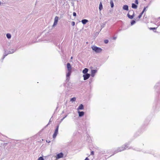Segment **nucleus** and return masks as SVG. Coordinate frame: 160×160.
<instances>
[{"label": "nucleus", "mask_w": 160, "mask_h": 160, "mask_svg": "<svg viewBox=\"0 0 160 160\" xmlns=\"http://www.w3.org/2000/svg\"><path fill=\"white\" fill-rule=\"evenodd\" d=\"M91 48L96 53H98L101 52L102 50L101 48L95 46H92Z\"/></svg>", "instance_id": "1"}, {"label": "nucleus", "mask_w": 160, "mask_h": 160, "mask_svg": "<svg viewBox=\"0 0 160 160\" xmlns=\"http://www.w3.org/2000/svg\"><path fill=\"white\" fill-rule=\"evenodd\" d=\"M134 12L133 10L130 11L128 14V16L129 18L132 19L134 17Z\"/></svg>", "instance_id": "2"}, {"label": "nucleus", "mask_w": 160, "mask_h": 160, "mask_svg": "<svg viewBox=\"0 0 160 160\" xmlns=\"http://www.w3.org/2000/svg\"><path fill=\"white\" fill-rule=\"evenodd\" d=\"M58 128H59V125H58L57 126L56 129L55 130L54 132L53 135V138H55L56 137L57 135L58 134Z\"/></svg>", "instance_id": "3"}, {"label": "nucleus", "mask_w": 160, "mask_h": 160, "mask_svg": "<svg viewBox=\"0 0 160 160\" xmlns=\"http://www.w3.org/2000/svg\"><path fill=\"white\" fill-rule=\"evenodd\" d=\"M120 147L121 148V149L123 151L125 150L127 148H128V144H124V145L122 146H121Z\"/></svg>", "instance_id": "4"}, {"label": "nucleus", "mask_w": 160, "mask_h": 160, "mask_svg": "<svg viewBox=\"0 0 160 160\" xmlns=\"http://www.w3.org/2000/svg\"><path fill=\"white\" fill-rule=\"evenodd\" d=\"M90 76V74L88 73H87L83 75V77L84 78V80H86L88 79Z\"/></svg>", "instance_id": "5"}, {"label": "nucleus", "mask_w": 160, "mask_h": 160, "mask_svg": "<svg viewBox=\"0 0 160 160\" xmlns=\"http://www.w3.org/2000/svg\"><path fill=\"white\" fill-rule=\"evenodd\" d=\"M63 156V154L61 152L57 155V156H56V158L57 159H59L62 158Z\"/></svg>", "instance_id": "6"}, {"label": "nucleus", "mask_w": 160, "mask_h": 160, "mask_svg": "<svg viewBox=\"0 0 160 160\" xmlns=\"http://www.w3.org/2000/svg\"><path fill=\"white\" fill-rule=\"evenodd\" d=\"M58 17L57 16H56L54 19V21L53 26H55L57 24L58 21Z\"/></svg>", "instance_id": "7"}, {"label": "nucleus", "mask_w": 160, "mask_h": 160, "mask_svg": "<svg viewBox=\"0 0 160 160\" xmlns=\"http://www.w3.org/2000/svg\"><path fill=\"white\" fill-rule=\"evenodd\" d=\"M67 68L68 71H72V68L70 63H67Z\"/></svg>", "instance_id": "8"}, {"label": "nucleus", "mask_w": 160, "mask_h": 160, "mask_svg": "<svg viewBox=\"0 0 160 160\" xmlns=\"http://www.w3.org/2000/svg\"><path fill=\"white\" fill-rule=\"evenodd\" d=\"M97 70H93L91 71V75L92 77H93L96 73L97 72Z\"/></svg>", "instance_id": "9"}, {"label": "nucleus", "mask_w": 160, "mask_h": 160, "mask_svg": "<svg viewBox=\"0 0 160 160\" xmlns=\"http://www.w3.org/2000/svg\"><path fill=\"white\" fill-rule=\"evenodd\" d=\"M79 116V117H82L84 115V112H83L78 111Z\"/></svg>", "instance_id": "10"}, {"label": "nucleus", "mask_w": 160, "mask_h": 160, "mask_svg": "<svg viewBox=\"0 0 160 160\" xmlns=\"http://www.w3.org/2000/svg\"><path fill=\"white\" fill-rule=\"evenodd\" d=\"M84 109V107H83V105L82 104H81L78 107V110H81V109L82 110V109Z\"/></svg>", "instance_id": "11"}, {"label": "nucleus", "mask_w": 160, "mask_h": 160, "mask_svg": "<svg viewBox=\"0 0 160 160\" xmlns=\"http://www.w3.org/2000/svg\"><path fill=\"white\" fill-rule=\"evenodd\" d=\"M123 9L124 10H128V5H124L123 6Z\"/></svg>", "instance_id": "12"}, {"label": "nucleus", "mask_w": 160, "mask_h": 160, "mask_svg": "<svg viewBox=\"0 0 160 160\" xmlns=\"http://www.w3.org/2000/svg\"><path fill=\"white\" fill-rule=\"evenodd\" d=\"M88 71V69L87 68H85L82 71V72L84 74L86 73Z\"/></svg>", "instance_id": "13"}, {"label": "nucleus", "mask_w": 160, "mask_h": 160, "mask_svg": "<svg viewBox=\"0 0 160 160\" xmlns=\"http://www.w3.org/2000/svg\"><path fill=\"white\" fill-rule=\"evenodd\" d=\"M88 22V21L86 19H83L82 21V23L84 24H85Z\"/></svg>", "instance_id": "14"}, {"label": "nucleus", "mask_w": 160, "mask_h": 160, "mask_svg": "<svg viewBox=\"0 0 160 160\" xmlns=\"http://www.w3.org/2000/svg\"><path fill=\"white\" fill-rule=\"evenodd\" d=\"M122 150L121 149V148L120 147H119L117 149V150L115 151V152H116L117 153V152H122Z\"/></svg>", "instance_id": "15"}, {"label": "nucleus", "mask_w": 160, "mask_h": 160, "mask_svg": "<svg viewBox=\"0 0 160 160\" xmlns=\"http://www.w3.org/2000/svg\"><path fill=\"white\" fill-rule=\"evenodd\" d=\"M132 7L134 9H136L137 8V6L134 3H132Z\"/></svg>", "instance_id": "16"}, {"label": "nucleus", "mask_w": 160, "mask_h": 160, "mask_svg": "<svg viewBox=\"0 0 160 160\" xmlns=\"http://www.w3.org/2000/svg\"><path fill=\"white\" fill-rule=\"evenodd\" d=\"M102 9V5L101 2L99 4V9L101 11Z\"/></svg>", "instance_id": "17"}, {"label": "nucleus", "mask_w": 160, "mask_h": 160, "mask_svg": "<svg viewBox=\"0 0 160 160\" xmlns=\"http://www.w3.org/2000/svg\"><path fill=\"white\" fill-rule=\"evenodd\" d=\"M110 3L111 6V8H113L114 6V4H113V1H111L110 2Z\"/></svg>", "instance_id": "18"}, {"label": "nucleus", "mask_w": 160, "mask_h": 160, "mask_svg": "<svg viewBox=\"0 0 160 160\" xmlns=\"http://www.w3.org/2000/svg\"><path fill=\"white\" fill-rule=\"evenodd\" d=\"M72 71H68V72L67 74V77H69L71 74Z\"/></svg>", "instance_id": "19"}, {"label": "nucleus", "mask_w": 160, "mask_h": 160, "mask_svg": "<svg viewBox=\"0 0 160 160\" xmlns=\"http://www.w3.org/2000/svg\"><path fill=\"white\" fill-rule=\"evenodd\" d=\"M143 13H142V12H141L140 14L138 16V20L140 18L142 17V15L143 14Z\"/></svg>", "instance_id": "20"}, {"label": "nucleus", "mask_w": 160, "mask_h": 160, "mask_svg": "<svg viewBox=\"0 0 160 160\" xmlns=\"http://www.w3.org/2000/svg\"><path fill=\"white\" fill-rule=\"evenodd\" d=\"M6 36L8 38H11V34L9 33L7 34Z\"/></svg>", "instance_id": "21"}, {"label": "nucleus", "mask_w": 160, "mask_h": 160, "mask_svg": "<svg viewBox=\"0 0 160 160\" xmlns=\"http://www.w3.org/2000/svg\"><path fill=\"white\" fill-rule=\"evenodd\" d=\"M158 28V27H156V28H149V29L150 30H156V29Z\"/></svg>", "instance_id": "22"}, {"label": "nucleus", "mask_w": 160, "mask_h": 160, "mask_svg": "<svg viewBox=\"0 0 160 160\" xmlns=\"http://www.w3.org/2000/svg\"><path fill=\"white\" fill-rule=\"evenodd\" d=\"M76 100L75 98H71L70 101L72 102L75 101Z\"/></svg>", "instance_id": "23"}, {"label": "nucleus", "mask_w": 160, "mask_h": 160, "mask_svg": "<svg viewBox=\"0 0 160 160\" xmlns=\"http://www.w3.org/2000/svg\"><path fill=\"white\" fill-rule=\"evenodd\" d=\"M136 22L134 21V20H132L131 22V25H133Z\"/></svg>", "instance_id": "24"}, {"label": "nucleus", "mask_w": 160, "mask_h": 160, "mask_svg": "<svg viewBox=\"0 0 160 160\" xmlns=\"http://www.w3.org/2000/svg\"><path fill=\"white\" fill-rule=\"evenodd\" d=\"M104 42L105 43L107 44L108 42V39H106L104 40Z\"/></svg>", "instance_id": "25"}, {"label": "nucleus", "mask_w": 160, "mask_h": 160, "mask_svg": "<svg viewBox=\"0 0 160 160\" xmlns=\"http://www.w3.org/2000/svg\"><path fill=\"white\" fill-rule=\"evenodd\" d=\"M38 160H44V159L42 157H40L38 158Z\"/></svg>", "instance_id": "26"}, {"label": "nucleus", "mask_w": 160, "mask_h": 160, "mask_svg": "<svg viewBox=\"0 0 160 160\" xmlns=\"http://www.w3.org/2000/svg\"><path fill=\"white\" fill-rule=\"evenodd\" d=\"M146 8H147V7H144L143 9V11H142V12H142V13H144V12L146 11Z\"/></svg>", "instance_id": "27"}, {"label": "nucleus", "mask_w": 160, "mask_h": 160, "mask_svg": "<svg viewBox=\"0 0 160 160\" xmlns=\"http://www.w3.org/2000/svg\"><path fill=\"white\" fill-rule=\"evenodd\" d=\"M73 15L74 16H76V12H73Z\"/></svg>", "instance_id": "28"}, {"label": "nucleus", "mask_w": 160, "mask_h": 160, "mask_svg": "<svg viewBox=\"0 0 160 160\" xmlns=\"http://www.w3.org/2000/svg\"><path fill=\"white\" fill-rule=\"evenodd\" d=\"M94 154V152L93 151H92L91 152V155H93Z\"/></svg>", "instance_id": "29"}, {"label": "nucleus", "mask_w": 160, "mask_h": 160, "mask_svg": "<svg viewBox=\"0 0 160 160\" xmlns=\"http://www.w3.org/2000/svg\"><path fill=\"white\" fill-rule=\"evenodd\" d=\"M135 3L136 4H138V0H136L135 1Z\"/></svg>", "instance_id": "30"}, {"label": "nucleus", "mask_w": 160, "mask_h": 160, "mask_svg": "<svg viewBox=\"0 0 160 160\" xmlns=\"http://www.w3.org/2000/svg\"><path fill=\"white\" fill-rule=\"evenodd\" d=\"M72 26H74L75 25V22H72Z\"/></svg>", "instance_id": "31"}, {"label": "nucleus", "mask_w": 160, "mask_h": 160, "mask_svg": "<svg viewBox=\"0 0 160 160\" xmlns=\"http://www.w3.org/2000/svg\"><path fill=\"white\" fill-rule=\"evenodd\" d=\"M84 160H89V159L88 158H86Z\"/></svg>", "instance_id": "32"}, {"label": "nucleus", "mask_w": 160, "mask_h": 160, "mask_svg": "<svg viewBox=\"0 0 160 160\" xmlns=\"http://www.w3.org/2000/svg\"><path fill=\"white\" fill-rule=\"evenodd\" d=\"M71 59H72V57H71Z\"/></svg>", "instance_id": "33"}, {"label": "nucleus", "mask_w": 160, "mask_h": 160, "mask_svg": "<svg viewBox=\"0 0 160 160\" xmlns=\"http://www.w3.org/2000/svg\"><path fill=\"white\" fill-rule=\"evenodd\" d=\"M114 39H116V38H114Z\"/></svg>", "instance_id": "34"}, {"label": "nucleus", "mask_w": 160, "mask_h": 160, "mask_svg": "<svg viewBox=\"0 0 160 160\" xmlns=\"http://www.w3.org/2000/svg\"><path fill=\"white\" fill-rule=\"evenodd\" d=\"M50 142V141H49L48 143H49Z\"/></svg>", "instance_id": "35"}]
</instances>
